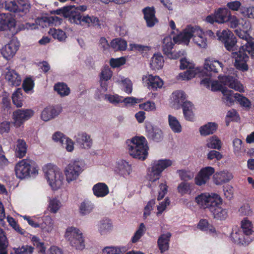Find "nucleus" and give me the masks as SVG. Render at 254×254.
<instances>
[{
	"label": "nucleus",
	"instance_id": "nucleus-1",
	"mask_svg": "<svg viewBox=\"0 0 254 254\" xmlns=\"http://www.w3.org/2000/svg\"><path fill=\"white\" fill-rule=\"evenodd\" d=\"M191 39L192 43L200 49H206L208 40L203 30L198 26H188L179 34L174 38V41L179 44L188 45Z\"/></svg>",
	"mask_w": 254,
	"mask_h": 254
},
{
	"label": "nucleus",
	"instance_id": "nucleus-2",
	"mask_svg": "<svg viewBox=\"0 0 254 254\" xmlns=\"http://www.w3.org/2000/svg\"><path fill=\"white\" fill-rule=\"evenodd\" d=\"M44 178L52 190L62 188L65 183V178L62 170L56 164L48 163L43 167Z\"/></svg>",
	"mask_w": 254,
	"mask_h": 254
},
{
	"label": "nucleus",
	"instance_id": "nucleus-3",
	"mask_svg": "<svg viewBox=\"0 0 254 254\" xmlns=\"http://www.w3.org/2000/svg\"><path fill=\"white\" fill-rule=\"evenodd\" d=\"M129 155L134 158L144 160L148 156L149 147L146 138L135 136L127 142Z\"/></svg>",
	"mask_w": 254,
	"mask_h": 254
},
{
	"label": "nucleus",
	"instance_id": "nucleus-4",
	"mask_svg": "<svg viewBox=\"0 0 254 254\" xmlns=\"http://www.w3.org/2000/svg\"><path fill=\"white\" fill-rule=\"evenodd\" d=\"M16 177L19 179H28L36 177L39 172L38 166L31 159H22L17 162L14 167Z\"/></svg>",
	"mask_w": 254,
	"mask_h": 254
},
{
	"label": "nucleus",
	"instance_id": "nucleus-5",
	"mask_svg": "<svg viewBox=\"0 0 254 254\" xmlns=\"http://www.w3.org/2000/svg\"><path fill=\"white\" fill-rule=\"evenodd\" d=\"M64 238L69 245L76 250L82 251L85 248V238L78 228L72 226L67 228Z\"/></svg>",
	"mask_w": 254,
	"mask_h": 254
},
{
	"label": "nucleus",
	"instance_id": "nucleus-6",
	"mask_svg": "<svg viewBox=\"0 0 254 254\" xmlns=\"http://www.w3.org/2000/svg\"><path fill=\"white\" fill-rule=\"evenodd\" d=\"M84 170V164L81 160L71 161L64 169L65 181L69 184L76 182Z\"/></svg>",
	"mask_w": 254,
	"mask_h": 254
},
{
	"label": "nucleus",
	"instance_id": "nucleus-7",
	"mask_svg": "<svg viewBox=\"0 0 254 254\" xmlns=\"http://www.w3.org/2000/svg\"><path fill=\"white\" fill-rule=\"evenodd\" d=\"M180 68L181 69H187L184 72H181L178 75V79L182 80H189L195 76H200L203 75L200 67L195 66L193 63L186 58L180 60Z\"/></svg>",
	"mask_w": 254,
	"mask_h": 254
},
{
	"label": "nucleus",
	"instance_id": "nucleus-8",
	"mask_svg": "<svg viewBox=\"0 0 254 254\" xmlns=\"http://www.w3.org/2000/svg\"><path fill=\"white\" fill-rule=\"evenodd\" d=\"M220 195L214 192H203L195 197V201L201 208H208L209 210Z\"/></svg>",
	"mask_w": 254,
	"mask_h": 254
},
{
	"label": "nucleus",
	"instance_id": "nucleus-9",
	"mask_svg": "<svg viewBox=\"0 0 254 254\" xmlns=\"http://www.w3.org/2000/svg\"><path fill=\"white\" fill-rule=\"evenodd\" d=\"M34 115V111L31 109L16 110L12 115V124L15 127H19Z\"/></svg>",
	"mask_w": 254,
	"mask_h": 254
},
{
	"label": "nucleus",
	"instance_id": "nucleus-10",
	"mask_svg": "<svg viewBox=\"0 0 254 254\" xmlns=\"http://www.w3.org/2000/svg\"><path fill=\"white\" fill-rule=\"evenodd\" d=\"M141 82L143 86L152 91H157L161 89L164 85L163 80L159 76L151 74L142 75Z\"/></svg>",
	"mask_w": 254,
	"mask_h": 254
},
{
	"label": "nucleus",
	"instance_id": "nucleus-11",
	"mask_svg": "<svg viewBox=\"0 0 254 254\" xmlns=\"http://www.w3.org/2000/svg\"><path fill=\"white\" fill-rule=\"evenodd\" d=\"M213 217L217 220H225L229 215L228 210L223 203L222 198L220 196L210 209Z\"/></svg>",
	"mask_w": 254,
	"mask_h": 254
},
{
	"label": "nucleus",
	"instance_id": "nucleus-12",
	"mask_svg": "<svg viewBox=\"0 0 254 254\" xmlns=\"http://www.w3.org/2000/svg\"><path fill=\"white\" fill-rule=\"evenodd\" d=\"M230 11L227 8H219L215 10L212 14L208 15L205 21L210 24L214 22L224 24L227 22Z\"/></svg>",
	"mask_w": 254,
	"mask_h": 254
},
{
	"label": "nucleus",
	"instance_id": "nucleus-13",
	"mask_svg": "<svg viewBox=\"0 0 254 254\" xmlns=\"http://www.w3.org/2000/svg\"><path fill=\"white\" fill-rule=\"evenodd\" d=\"M232 57L235 59L234 66L236 69L242 72L249 70V67L247 63L249 57L243 50L239 49L238 52H233Z\"/></svg>",
	"mask_w": 254,
	"mask_h": 254
},
{
	"label": "nucleus",
	"instance_id": "nucleus-14",
	"mask_svg": "<svg viewBox=\"0 0 254 254\" xmlns=\"http://www.w3.org/2000/svg\"><path fill=\"white\" fill-rule=\"evenodd\" d=\"M215 169L212 167L202 168L197 173L194 179V184L198 186L206 185L210 180L211 176L214 174Z\"/></svg>",
	"mask_w": 254,
	"mask_h": 254
},
{
	"label": "nucleus",
	"instance_id": "nucleus-15",
	"mask_svg": "<svg viewBox=\"0 0 254 254\" xmlns=\"http://www.w3.org/2000/svg\"><path fill=\"white\" fill-rule=\"evenodd\" d=\"M223 67V64L219 61L212 60V59H206L204 63V70L201 72L203 73V76L204 74L206 75V77H211L212 73H218L220 70H222Z\"/></svg>",
	"mask_w": 254,
	"mask_h": 254
},
{
	"label": "nucleus",
	"instance_id": "nucleus-16",
	"mask_svg": "<svg viewBox=\"0 0 254 254\" xmlns=\"http://www.w3.org/2000/svg\"><path fill=\"white\" fill-rule=\"evenodd\" d=\"M176 36H173L172 38L170 35H167L164 37L162 40V50L164 54L168 56L170 59H176L179 57L180 54L179 53L172 52V50L173 48L174 43H176L174 38Z\"/></svg>",
	"mask_w": 254,
	"mask_h": 254
},
{
	"label": "nucleus",
	"instance_id": "nucleus-17",
	"mask_svg": "<svg viewBox=\"0 0 254 254\" xmlns=\"http://www.w3.org/2000/svg\"><path fill=\"white\" fill-rule=\"evenodd\" d=\"M1 76L10 85L17 86L21 84V78L20 75L9 67H6L2 70Z\"/></svg>",
	"mask_w": 254,
	"mask_h": 254
},
{
	"label": "nucleus",
	"instance_id": "nucleus-18",
	"mask_svg": "<svg viewBox=\"0 0 254 254\" xmlns=\"http://www.w3.org/2000/svg\"><path fill=\"white\" fill-rule=\"evenodd\" d=\"M228 25L232 28H239L242 30L249 31L251 29V25L249 20L244 18H239L236 15H232L231 12L227 19Z\"/></svg>",
	"mask_w": 254,
	"mask_h": 254
},
{
	"label": "nucleus",
	"instance_id": "nucleus-19",
	"mask_svg": "<svg viewBox=\"0 0 254 254\" xmlns=\"http://www.w3.org/2000/svg\"><path fill=\"white\" fill-rule=\"evenodd\" d=\"M225 76H219L218 80H212L211 77H205L201 81V84L203 86L210 89L213 91H221L226 88L225 86V80L222 81V78Z\"/></svg>",
	"mask_w": 254,
	"mask_h": 254
},
{
	"label": "nucleus",
	"instance_id": "nucleus-20",
	"mask_svg": "<svg viewBox=\"0 0 254 254\" xmlns=\"http://www.w3.org/2000/svg\"><path fill=\"white\" fill-rule=\"evenodd\" d=\"M231 238L233 242L238 245L248 246L253 241L248 236L238 228H234L231 234Z\"/></svg>",
	"mask_w": 254,
	"mask_h": 254
},
{
	"label": "nucleus",
	"instance_id": "nucleus-21",
	"mask_svg": "<svg viewBox=\"0 0 254 254\" xmlns=\"http://www.w3.org/2000/svg\"><path fill=\"white\" fill-rule=\"evenodd\" d=\"M62 112L59 106H49L45 107L41 114V119L44 122H48L58 117Z\"/></svg>",
	"mask_w": 254,
	"mask_h": 254
},
{
	"label": "nucleus",
	"instance_id": "nucleus-22",
	"mask_svg": "<svg viewBox=\"0 0 254 254\" xmlns=\"http://www.w3.org/2000/svg\"><path fill=\"white\" fill-rule=\"evenodd\" d=\"M19 46V43L18 40L12 38L8 44L2 49L1 53L3 57L6 59L12 58L15 54Z\"/></svg>",
	"mask_w": 254,
	"mask_h": 254
},
{
	"label": "nucleus",
	"instance_id": "nucleus-23",
	"mask_svg": "<svg viewBox=\"0 0 254 254\" xmlns=\"http://www.w3.org/2000/svg\"><path fill=\"white\" fill-rule=\"evenodd\" d=\"M15 24V20L10 14L0 13V31L12 30Z\"/></svg>",
	"mask_w": 254,
	"mask_h": 254
},
{
	"label": "nucleus",
	"instance_id": "nucleus-24",
	"mask_svg": "<svg viewBox=\"0 0 254 254\" xmlns=\"http://www.w3.org/2000/svg\"><path fill=\"white\" fill-rule=\"evenodd\" d=\"M5 8L10 11L16 12H26L29 8V5L27 3L26 0H21L18 1V3L14 1H5Z\"/></svg>",
	"mask_w": 254,
	"mask_h": 254
},
{
	"label": "nucleus",
	"instance_id": "nucleus-25",
	"mask_svg": "<svg viewBox=\"0 0 254 254\" xmlns=\"http://www.w3.org/2000/svg\"><path fill=\"white\" fill-rule=\"evenodd\" d=\"M172 234L170 232H164L159 236L157 240V247L161 254L168 251L170 248V242Z\"/></svg>",
	"mask_w": 254,
	"mask_h": 254
},
{
	"label": "nucleus",
	"instance_id": "nucleus-26",
	"mask_svg": "<svg viewBox=\"0 0 254 254\" xmlns=\"http://www.w3.org/2000/svg\"><path fill=\"white\" fill-rule=\"evenodd\" d=\"M223 80H225L224 84L229 88L241 93L245 92V89L244 85L235 77L232 76H225L222 78L221 81H223Z\"/></svg>",
	"mask_w": 254,
	"mask_h": 254
},
{
	"label": "nucleus",
	"instance_id": "nucleus-27",
	"mask_svg": "<svg viewBox=\"0 0 254 254\" xmlns=\"http://www.w3.org/2000/svg\"><path fill=\"white\" fill-rule=\"evenodd\" d=\"M233 178L232 174L227 170L217 172L213 176V182L216 185H221L230 181Z\"/></svg>",
	"mask_w": 254,
	"mask_h": 254
},
{
	"label": "nucleus",
	"instance_id": "nucleus-28",
	"mask_svg": "<svg viewBox=\"0 0 254 254\" xmlns=\"http://www.w3.org/2000/svg\"><path fill=\"white\" fill-rule=\"evenodd\" d=\"M187 96L185 93L181 90H177L173 92L171 96L170 104L175 109H179L186 101Z\"/></svg>",
	"mask_w": 254,
	"mask_h": 254
},
{
	"label": "nucleus",
	"instance_id": "nucleus-29",
	"mask_svg": "<svg viewBox=\"0 0 254 254\" xmlns=\"http://www.w3.org/2000/svg\"><path fill=\"white\" fill-rule=\"evenodd\" d=\"M115 82L119 84L122 90L128 95L131 94L133 89V84L131 80L121 75H118L114 78Z\"/></svg>",
	"mask_w": 254,
	"mask_h": 254
},
{
	"label": "nucleus",
	"instance_id": "nucleus-30",
	"mask_svg": "<svg viewBox=\"0 0 254 254\" xmlns=\"http://www.w3.org/2000/svg\"><path fill=\"white\" fill-rule=\"evenodd\" d=\"M115 171L120 175L126 177L132 172L131 165L125 160H119L117 163Z\"/></svg>",
	"mask_w": 254,
	"mask_h": 254
},
{
	"label": "nucleus",
	"instance_id": "nucleus-31",
	"mask_svg": "<svg viewBox=\"0 0 254 254\" xmlns=\"http://www.w3.org/2000/svg\"><path fill=\"white\" fill-rule=\"evenodd\" d=\"M142 11L148 27H153L157 23L158 20L155 15V10L153 7H146L142 10Z\"/></svg>",
	"mask_w": 254,
	"mask_h": 254
},
{
	"label": "nucleus",
	"instance_id": "nucleus-32",
	"mask_svg": "<svg viewBox=\"0 0 254 254\" xmlns=\"http://www.w3.org/2000/svg\"><path fill=\"white\" fill-rule=\"evenodd\" d=\"M173 164L172 160L169 159H158L152 161L151 166L161 174L167 168Z\"/></svg>",
	"mask_w": 254,
	"mask_h": 254
},
{
	"label": "nucleus",
	"instance_id": "nucleus-33",
	"mask_svg": "<svg viewBox=\"0 0 254 254\" xmlns=\"http://www.w3.org/2000/svg\"><path fill=\"white\" fill-rule=\"evenodd\" d=\"M39 228L44 233H51L55 229L54 220L50 216L46 215L43 217V222L40 224Z\"/></svg>",
	"mask_w": 254,
	"mask_h": 254
},
{
	"label": "nucleus",
	"instance_id": "nucleus-34",
	"mask_svg": "<svg viewBox=\"0 0 254 254\" xmlns=\"http://www.w3.org/2000/svg\"><path fill=\"white\" fill-rule=\"evenodd\" d=\"M92 191L97 197H104L109 194V189L106 184L98 183L93 186Z\"/></svg>",
	"mask_w": 254,
	"mask_h": 254
},
{
	"label": "nucleus",
	"instance_id": "nucleus-35",
	"mask_svg": "<svg viewBox=\"0 0 254 254\" xmlns=\"http://www.w3.org/2000/svg\"><path fill=\"white\" fill-rule=\"evenodd\" d=\"M47 22L45 18H37L34 23H26L20 26V30H33L38 29L40 27L44 28L46 27Z\"/></svg>",
	"mask_w": 254,
	"mask_h": 254
},
{
	"label": "nucleus",
	"instance_id": "nucleus-36",
	"mask_svg": "<svg viewBox=\"0 0 254 254\" xmlns=\"http://www.w3.org/2000/svg\"><path fill=\"white\" fill-rule=\"evenodd\" d=\"M183 112L185 119L188 121H193L194 120V107L190 101H187L182 105Z\"/></svg>",
	"mask_w": 254,
	"mask_h": 254
},
{
	"label": "nucleus",
	"instance_id": "nucleus-37",
	"mask_svg": "<svg viewBox=\"0 0 254 254\" xmlns=\"http://www.w3.org/2000/svg\"><path fill=\"white\" fill-rule=\"evenodd\" d=\"M67 15L65 18H68V21L71 23L79 25L81 24V18L82 15L80 12L74 8L73 6L69 5Z\"/></svg>",
	"mask_w": 254,
	"mask_h": 254
},
{
	"label": "nucleus",
	"instance_id": "nucleus-38",
	"mask_svg": "<svg viewBox=\"0 0 254 254\" xmlns=\"http://www.w3.org/2000/svg\"><path fill=\"white\" fill-rule=\"evenodd\" d=\"M241 227L245 235L248 236L252 240H254V231L252 222L247 218H244L241 222Z\"/></svg>",
	"mask_w": 254,
	"mask_h": 254
},
{
	"label": "nucleus",
	"instance_id": "nucleus-39",
	"mask_svg": "<svg viewBox=\"0 0 254 254\" xmlns=\"http://www.w3.org/2000/svg\"><path fill=\"white\" fill-rule=\"evenodd\" d=\"M221 93L223 95L222 100L228 106H232L234 104L235 101H236L235 95L237 93H234V92L228 89L227 87L222 90Z\"/></svg>",
	"mask_w": 254,
	"mask_h": 254
},
{
	"label": "nucleus",
	"instance_id": "nucleus-40",
	"mask_svg": "<svg viewBox=\"0 0 254 254\" xmlns=\"http://www.w3.org/2000/svg\"><path fill=\"white\" fill-rule=\"evenodd\" d=\"M61 201L56 197L50 198L48 200L47 205L48 211L52 214L57 213L62 207Z\"/></svg>",
	"mask_w": 254,
	"mask_h": 254
},
{
	"label": "nucleus",
	"instance_id": "nucleus-41",
	"mask_svg": "<svg viewBox=\"0 0 254 254\" xmlns=\"http://www.w3.org/2000/svg\"><path fill=\"white\" fill-rule=\"evenodd\" d=\"M76 141L85 149H89L92 145L93 142L91 136L86 132L79 133Z\"/></svg>",
	"mask_w": 254,
	"mask_h": 254
},
{
	"label": "nucleus",
	"instance_id": "nucleus-42",
	"mask_svg": "<svg viewBox=\"0 0 254 254\" xmlns=\"http://www.w3.org/2000/svg\"><path fill=\"white\" fill-rule=\"evenodd\" d=\"M164 63V58L160 54H154L150 61V68L153 70H160L163 67Z\"/></svg>",
	"mask_w": 254,
	"mask_h": 254
},
{
	"label": "nucleus",
	"instance_id": "nucleus-43",
	"mask_svg": "<svg viewBox=\"0 0 254 254\" xmlns=\"http://www.w3.org/2000/svg\"><path fill=\"white\" fill-rule=\"evenodd\" d=\"M217 124L215 123L209 122L199 128L200 134L202 136H207L213 134L217 129Z\"/></svg>",
	"mask_w": 254,
	"mask_h": 254
},
{
	"label": "nucleus",
	"instance_id": "nucleus-44",
	"mask_svg": "<svg viewBox=\"0 0 254 254\" xmlns=\"http://www.w3.org/2000/svg\"><path fill=\"white\" fill-rule=\"evenodd\" d=\"M48 33L54 39L61 42H65L67 38L66 32L61 29L51 28L48 31Z\"/></svg>",
	"mask_w": 254,
	"mask_h": 254
},
{
	"label": "nucleus",
	"instance_id": "nucleus-45",
	"mask_svg": "<svg viewBox=\"0 0 254 254\" xmlns=\"http://www.w3.org/2000/svg\"><path fill=\"white\" fill-rule=\"evenodd\" d=\"M197 228L201 231L209 233H213L215 232L213 226L205 219H201L199 221L197 224Z\"/></svg>",
	"mask_w": 254,
	"mask_h": 254
},
{
	"label": "nucleus",
	"instance_id": "nucleus-46",
	"mask_svg": "<svg viewBox=\"0 0 254 254\" xmlns=\"http://www.w3.org/2000/svg\"><path fill=\"white\" fill-rule=\"evenodd\" d=\"M111 47L115 51H125L127 48V42L121 38H115L110 43Z\"/></svg>",
	"mask_w": 254,
	"mask_h": 254
},
{
	"label": "nucleus",
	"instance_id": "nucleus-47",
	"mask_svg": "<svg viewBox=\"0 0 254 254\" xmlns=\"http://www.w3.org/2000/svg\"><path fill=\"white\" fill-rule=\"evenodd\" d=\"M222 145L221 140L216 135L212 136L206 140V146L210 149L220 150Z\"/></svg>",
	"mask_w": 254,
	"mask_h": 254
},
{
	"label": "nucleus",
	"instance_id": "nucleus-48",
	"mask_svg": "<svg viewBox=\"0 0 254 254\" xmlns=\"http://www.w3.org/2000/svg\"><path fill=\"white\" fill-rule=\"evenodd\" d=\"M248 31L243 30V31L236 30L237 35L242 40L241 42V46L239 49L244 50L245 47L253 42L252 38L248 33Z\"/></svg>",
	"mask_w": 254,
	"mask_h": 254
},
{
	"label": "nucleus",
	"instance_id": "nucleus-49",
	"mask_svg": "<svg viewBox=\"0 0 254 254\" xmlns=\"http://www.w3.org/2000/svg\"><path fill=\"white\" fill-rule=\"evenodd\" d=\"M168 123L170 128L174 132L179 133L182 131V126L175 117L169 115L168 116Z\"/></svg>",
	"mask_w": 254,
	"mask_h": 254
},
{
	"label": "nucleus",
	"instance_id": "nucleus-50",
	"mask_svg": "<svg viewBox=\"0 0 254 254\" xmlns=\"http://www.w3.org/2000/svg\"><path fill=\"white\" fill-rule=\"evenodd\" d=\"M94 208V204L90 201L85 200L80 203L79 213L83 216L87 215L91 213Z\"/></svg>",
	"mask_w": 254,
	"mask_h": 254
},
{
	"label": "nucleus",
	"instance_id": "nucleus-51",
	"mask_svg": "<svg viewBox=\"0 0 254 254\" xmlns=\"http://www.w3.org/2000/svg\"><path fill=\"white\" fill-rule=\"evenodd\" d=\"M112 224L109 220H102L98 224V229L101 235L106 234L112 229Z\"/></svg>",
	"mask_w": 254,
	"mask_h": 254
},
{
	"label": "nucleus",
	"instance_id": "nucleus-52",
	"mask_svg": "<svg viewBox=\"0 0 254 254\" xmlns=\"http://www.w3.org/2000/svg\"><path fill=\"white\" fill-rule=\"evenodd\" d=\"M146 230V228L145 225L143 223H140L131 238V242L132 243H136L138 242L139 239L145 234Z\"/></svg>",
	"mask_w": 254,
	"mask_h": 254
},
{
	"label": "nucleus",
	"instance_id": "nucleus-53",
	"mask_svg": "<svg viewBox=\"0 0 254 254\" xmlns=\"http://www.w3.org/2000/svg\"><path fill=\"white\" fill-rule=\"evenodd\" d=\"M81 24L79 25H86L89 26L90 25H99L100 22L99 19L95 16H90L88 15L81 16Z\"/></svg>",
	"mask_w": 254,
	"mask_h": 254
},
{
	"label": "nucleus",
	"instance_id": "nucleus-54",
	"mask_svg": "<svg viewBox=\"0 0 254 254\" xmlns=\"http://www.w3.org/2000/svg\"><path fill=\"white\" fill-rule=\"evenodd\" d=\"M123 96L117 94H107L105 95V99L114 105H117L123 103Z\"/></svg>",
	"mask_w": 254,
	"mask_h": 254
},
{
	"label": "nucleus",
	"instance_id": "nucleus-55",
	"mask_svg": "<svg viewBox=\"0 0 254 254\" xmlns=\"http://www.w3.org/2000/svg\"><path fill=\"white\" fill-rule=\"evenodd\" d=\"M177 173L181 179L185 181L190 180L194 177V172L189 169L178 170Z\"/></svg>",
	"mask_w": 254,
	"mask_h": 254
},
{
	"label": "nucleus",
	"instance_id": "nucleus-56",
	"mask_svg": "<svg viewBox=\"0 0 254 254\" xmlns=\"http://www.w3.org/2000/svg\"><path fill=\"white\" fill-rule=\"evenodd\" d=\"M13 249L15 254H33L34 251V248L28 245L14 248Z\"/></svg>",
	"mask_w": 254,
	"mask_h": 254
},
{
	"label": "nucleus",
	"instance_id": "nucleus-57",
	"mask_svg": "<svg viewBox=\"0 0 254 254\" xmlns=\"http://www.w3.org/2000/svg\"><path fill=\"white\" fill-rule=\"evenodd\" d=\"M55 90L61 96L68 95L70 93V89L67 86L63 83H59L54 86Z\"/></svg>",
	"mask_w": 254,
	"mask_h": 254
},
{
	"label": "nucleus",
	"instance_id": "nucleus-58",
	"mask_svg": "<svg viewBox=\"0 0 254 254\" xmlns=\"http://www.w3.org/2000/svg\"><path fill=\"white\" fill-rule=\"evenodd\" d=\"M27 146L26 142L21 139H18L17 142L16 152L20 158L23 157L26 154Z\"/></svg>",
	"mask_w": 254,
	"mask_h": 254
},
{
	"label": "nucleus",
	"instance_id": "nucleus-59",
	"mask_svg": "<svg viewBox=\"0 0 254 254\" xmlns=\"http://www.w3.org/2000/svg\"><path fill=\"white\" fill-rule=\"evenodd\" d=\"M12 100L13 104L17 107H21L23 105V96L20 89H17L12 95Z\"/></svg>",
	"mask_w": 254,
	"mask_h": 254
},
{
	"label": "nucleus",
	"instance_id": "nucleus-60",
	"mask_svg": "<svg viewBox=\"0 0 254 254\" xmlns=\"http://www.w3.org/2000/svg\"><path fill=\"white\" fill-rule=\"evenodd\" d=\"M177 190L182 195L186 194H190L192 191L191 184L185 182H182L178 185Z\"/></svg>",
	"mask_w": 254,
	"mask_h": 254
},
{
	"label": "nucleus",
	"instance_id": "nucleus-61",
	"mask_svg": "<svg viewBox=\"0 0 254 254\" xmlns=\"http://www.w3.org/2000/svg\"><path fill=\"white\" fill-rule=\"evenodd\" d=\"M139 108L146 112H155L157 109L155 103L149 100L140 104Z\"/></svg>",
	"mask_w": 254,
	"mask_h": 254
},
{
	"label": "nucleus",
	"instance_id": "nucleus-62",
	"mask_svg": "<svg viewBox=\"0 0 254 254\" xmlns=\"http://www.w3.org/2000/svg\"><path fill=\"white\" fill-rule=\"evenodd\" d=\"M161 176V174L151 166L148 169L146 178L149 182L153 183L158 180Z\"/></svg>",
	"mask_w": 254,
	"mask_h": 254
},
{
	"label": "nucleus",
	"instance_id": "nucleus-63",
	"mask_svg": "<svg viewBox=\"0 0 254 254\" xmlns=\"http://www.w3.org/2000/svg\"><path fill=\"white\" fill-rule=\"evenodd\" d=\"M216 35L218 37V39L219 41L224 43L227 40L232 37L234 34L229 29H225L222 31H218L216 33Z\"/></svg>",
	"mask_w": 254,
	"mask_h": 254
},
{
	"label": "nucleus",
	"instance_id": "nucleus-64",
	"mask_svg": "<svg viewBox=\"0 0 254 254\" xmlns=\"http://www.w3.org/2000/svg\"><path fill=\"white\" fill-rule=\"evenodd\" d=\"M123 248L118 246H106L102 249L103 254H120L122 253Z\"/></svg>",
	"mask_w": 254,
	"mask_h": 254
}]
</instances>
